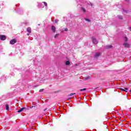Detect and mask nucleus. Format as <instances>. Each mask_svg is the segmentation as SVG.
<instances>
[{
	"mask_svg": "<svg viewBox=\"0 0 131 131\" xmlns=\"http://www.w3.org/2000/svg\"><path fill=\"white\" fill-rule=\"evenodd\" d=\"M27 31L28 32V33L27 34V35L28 36H29V35H30V33H31V28L30 27H28L27 29Z\"/></svg>",
	"mask_w": 131,
	"mask_h": 131,
	"instance_id": "f257e3e1",
	"label": "nucleus"
},
{
	"mask_svg": "<svg viewBox=\"0 0 131 131\" xmlns=\"http://www.w3.org/2000/svg\"><path fill=\"white\" fill-rule=\"evenodd\" d=\"M123 46L125 48H130V45H129V44L126 42H124V43L123 44Z\"/></svg>",
	"mask_w": 131,
	"mask_h": 131,
	"instance_id": "f03ea898",
	"label": "nucleus"
},
{
	"mask_svg": "<svg viewBox=\"0 0 131 131\" xmlns=\"http://www.w3.org/2000/svg\"><path fill=\"white\" fill-rule=\"evenodd\" d=\"M92 41L94 45H97L98 42V40H97L94 37H92Z\"/></svg>",
	"mask_w": 131,
	"mask_h": 131,
	"instance_id": "7ed1b4c3",
	"label": "nucleus"
},
{
	"mask_svg": "<svg viewBox=\"0 0 131 131\" xmlns=\"http://www.w3.org/2000/svg\"><path fill=\"white\" fill-rule=\"evenodd\" d=\"M16 42H17V40L15 39H12L10 41V45H15V43H16Z\"/></svg>",
	"mask_w": 131,
	"mask_h": 131,
	"instance_id": "20e7f679",
	"label": "nucleus"
},
{
	"mask_svg": "<svg viewBox=\"0 0 131 131\" xmlns=\"http://www.w3.org/2000/svg\"><path fill=\"white\" fill-rule=\"evenodd\" d=\"M27 108L26 107H23L17 111L18 113H20L23 111H26Z\"/></svg>",
	"mask_w": 131,
	"mask_h": 131,
	"instance_id": "39448f33",
	"label": "nucleus"
},
{
	"mask_svg": "<svg viewBox=\"0 0 131 131\" xmlns=\"http://www.w3.org/2000/svg\"><path fill=\"white\" fill-rule=\"evenodd\" d=\"M7 38L5 35H0V39L1 40H5Z\"/></svg>",
	"mask_w": 131,
	"mask_h": 131,
	"instance_id": "423d86ee",
	"label": "nucleus"
},
{
	"mask_svg": "<svg viewBox=\"0 0 131 131\" xmlns=\"http://www.w3.org/2000/svg\"><path fill=\"white\" fill-rule=\"evenodd\" d=\"M52 28V30L53 31V32H54V33H55V32H56V27H55L54 26H52L51 27Z\"/></svg>",
	"mask_w": 131,
	"mask_h": 131,
	"instance_id": "0eeeda50",
	"label": "nucleus"
},
{
	"mask_svg": "<svg viewBox=\"0 0 131 131\" xmlns=\"http://www.w3.org/2000/svg\"><path fill=\"white\" fill-rule=\"evenodd\" d=\"M127 40H128V39L127 38V37L125 36L124 37V42H127Z\"/></svg>",
	"mask_w": 131,
	"mask_h": 131,
	"instance_id": "6e6552de",
	"label": "nucleus"
},
{
	"mask_svg": "<svg viewBox=\"0 0 131 131\" xmlns=\"http://www.w3.org/2000/svg\"><path fill=\"white\" fill-rule=\"evenodd\" d=\"M81 10L83 12V13H85V12H86V10H85V9H84L83 7H81Z\"/></svg>",
	"mask_w": 131,
	"mask_h": 131,
	"instance_id": "1a4fd4ad",
	"label": "nucleus"
},
{
	"mask_svg": "<svg viewBox=\"0 0 131 131\" xmlns=\"http://www.w3.org/2000/svg\"><path fill=\"white\" fill-rule=\"evenodd\" d=\"M1 79L3 81L6 80V79H7V77H5V76H2L1 77Z\"/></svg>",
	"mask_w": 131,
	"mask_h": 131,
	"instance_id": "9d476101",
	"label": "nucleus"
},
{
	"mask_svg": "<svg viewBox=\"0 0 131 131\" xmlns=\"http://www.w3.org/2000/svg\"><path fill=\"white\" fill-rule=\"evenodd\" d=\"M120 91H121V92H125V93H127V91H126L125 89L124 90V89H122V88H120Z\"/></svg>",
	"mask_w": 131,
	"mask_h": 131,
	"instance_id": "9b49d317",
	"label": "nucleus"
},
{
	"mask_svg": "<svg viewBox=\"0 0 131 131\" xmlns=\"http://www.w3.org/2000/svg\"><path fill=\"white\" fill-rule=\"evenodd\" d=\"M99 56H100V53H97L95 54V58H97V57H99Z\"/></svg>",
	"mask_w": 131,
	"mask_h": 131,
	"instance_id": "f8f14e48",
	"label": "nucleus"
},
{
	"mask_svg": "<svg viewBox=\"0 0 131 131\" xmlns=\"http://www.w3.org/2000/svg\"><path fill=\"white\" fill-rule=\"evenodd\" d=\"M112 48V46H105V49H111Z\"/></svg>",
	"mask_w": 131,
	"mask_h": 131,
	"instance_id": "ddd939ff",
	"label": "nucleus"
},
{
	"mask_svg": "<svg viewBox=\"0 0 131 131\" xmlns=\"http://www.w3.org/2000/svg\"><path fill=\"white\" fill-rule=\"evenodd\" d=\"M66 65H70V61H67L66 62Z\"/></svg>",
	"mask_w": 131,
	"mask_h": 131,
	"instance_id": "4468645a",
	"label": "nucleus"
},
{
	"mask_svg": "<svg viewBox=\"0 0 131 131\" xmlns=\"http://www.w3.org/2000/svg\"><path fill=\"white\" fill-rule=\"evenodd\" d=\"M6 110H7V111H9V105L6 104Z\"/></svg>",
	"mask_w": 131,
	"mask_h": 131,
	"instance_id": "2eb2a0df",
	"label": "nucleus"
},
{
	"mask_svg": "<svg viewBox=\"0 0 131 131\" xmlns=\"http://www.w3.org/2000/svg\"><path fill=\"white\" fill-rule=\"evenodd\" d=\"M85 21H87V22H91V20L88 18H85Z\"/></svg>",
	"mask_w": 131,
	"mask_h": 131,
	"instance_id": "dca6fc26",
	"label": "nucleus"
},
{
	"mask_svg": "<svg viewBox=\"0 0 131 131\" xmlns=\"http://www.w3.org/2000/svg\"><path fill=\"white\" fill-rule=\"evenodd\" d=\"M80 92H82V91H86V89L84 88V89H80Z\"/></svg>",
	"mask_w": 131,
	"mask_h": 131,
	"instance_id": "f3484780",
	"label": "nucleus"
},
{
	"mask_svg": "<svg viewBox=\"0 0 131 131\" xmlns=\"http://www.w3.org/2000/svg\"><path fill=\"white\" fill-rule=\"evenodd\" d=\"M58 36H59V34H56L55 35L54 37H55V38H57L58 37Z\"/></svg>",
	"mask_w": 131,
	"mask_h": 131,
	"instance_id": "a211bd4d",
	"label": "nucleus"
},
{
	"mask_svg": "<svg viewBox=\"0 0 131 131\" xmlns=\"http://www.w3.org/2000/svg\"><path fill=\"white\" fill-rule=\"evenodd\" d=\"M43 3L44 4V5H45V6L46 7H47V6H48V3H47L46 2H43Z\"/></svg>",
	"mask_w": 131,
	"mask_h": 131,
	"instance_id": "6ab92c4d",
	"label": "nucleus"
},
{
	"mask_svg": "<svg viewBox=\"0 0 131 131\" xmlns=\"http://www.w3.org/2000/svg\"><path fill=\"white\" fill-rule=\"evenodd\" d=\"M76 93H71L70 95H69L68 96H73V95H76Z\"/></svg>",
	"mask_w": 131,
	"mask_h": 131,
	"instance_id": "aec40b11",
	"label": "nucleus"
},
{
	"mask_svg": "<svg viewBox=\"0 0 131 131\" xmlns=\"http://www.w3.org/2000/svg\"><path fill=\"white\" fill-rule=\"evenodd\" d=\"M54 22H55V23H57V22H59V20H58V19H55V20H54Z\"/></svg>",
	"mask_w": 131,
	"mask_h": 131,
	"instance_id": "412c9836",
	"label": "nucleus"
},
{
	"mask_svg": "<svg viewBox=\"0 0 131 131\" xmlns=\"http://www.w3.org/2000/svg\"><path fill=\"white\" fill-rule=\"evenodd\" d=\"M45 89H40L39 92H40V93H41V92H43Z\"/></svg>",
	"mask_w": 131,
	"mask_h": 131,
	"instance_id": "4be33fe9",
	"label": "nucleus"
},
{
	"mask_svg": "<svg viewBox=\"0 0 131 131\" xmlns=\"http://www.w3.org/2000/svg\"><path fill=\"white\" fill-rule=\"evenodd\" d=\"M118 18L121 19H122V16H120V15H119L118 16Z\"/></svg>",
	"mask_w": 131,
	"mask_h": 131,
	"instance_id": "5701e85b",
	"label": "nucleus"
},
{
	"mask_svg": "<svg viewBox=\"0 0 131 131\" xmlns=\"http://www.w3.org/2000/svg\"><path fill=\"white\" fill-rule=\"evenodd\" d=\"M11 75H12V76H14L15 75V73H11Z\"/></svg>",
	"mask_w": 131,
	"mask_h": 131,
	"instance_id": "b1692460",
	"label": "nucleus"
},
{
	"mask_svg": "<svg viewBox=\"0 0 131 131\" xmlns=\"http://www.w3.org/2000/svg\"><path fill=\"white\" fill-rule=\"evenodd\" d=\"M18 14H23V12H20L19 11H18Z\"/></svg>",
	"mask_w": 131,
	"mask_h": 131,
	"instance_id": "393cba45",
	"label": "nucleus"
},
{
	"mask_svg": "<svg viewBox=\"0 0 131 131\" xmlns=\"http://www.w3.org/2000/svg\"><path fill=\"white\" fill-rule=\"evenodd\" d=\"M64 31H68V29L65 28L64 29Z\"/></svg>",
	"mask_w": 131,
	"mask_h": 131,
	"instance_id": "a878e982",
	"label": "nucleus"
},
{
	"mask_svg": "<svg viewBox=\"0 0 131 131\" xmlns=\"http://www.w3.org/2000/svg\"><path fill=\"white\" fill-rule=\"evenodd\" d=\"M125 90L126 91H127V90H128V88H125Z\"/></svg>",
	"mask_w": 131,
	"mask_h": 131,
	"instance_id": "bb28decb",
	"label": "nucleus"
},
{
	"mask_svg": "<svg viewBox=\"0 0 131 131\" xmlns=\"http://www.w3.org/2000/svg\"><path fill=\"white\" fill-rule=\"evenodd\" d=\"M129 29L130 31H131V27H129Z\"/></svg>",
	"mask_w": 131,
	"mask_h": 131,
	"instance_id": "cd10ccee",
	"label": "nucleus"
},
{
	"mask_svg": "<svg viewBox=\"0 0 131 131\" xmlns=\"http://www.w3.org/2000/svg\"><path fill=\"white\" fill-rule=\"evenodd\" d=\"M73 98H75V99H76V96H73Z\"/></svg>",
	"mask_w": 131,
	"mask_h": 131,
	"instance_id": "c85d7f7f",
	"label": "nucleus"
},
{
	"mask_svg": "<svg viewBox=\"0 0 131 131\" xmlns=\"http://www.w3.org/2000/svg\"><path fill=\"white\" fill-rule=\"evenodd\" d=\"M38 26H40V24H38Z\"/></svg>",
	"mask_w": 131,
	"mask_h": 131,
	"instance_id": "c756f323",
	"label": "nucleus"
},
{
	"mask_svg": "<svg viewBox=\"0 0 131 131\" xmlns=\"http://www.w3.org/2000/svg\"><path fill=\"white\" fill-rule=\"evenodd\" d=\"M126 2H127V3H128V0H126Z\"/></svg>",
	"mask_w": 131,
	"mask_h": 131,
	"instance_id": "7c9ffc66",
	"label": "nucleus"
},
{
	"mask_svg": "<svg viewBox=\"0 0 131 131\" xmlns=\"http://www.w3.org/2000/svg\"><path fill=\"white\" fill-rule=\"evenodd\" d=\"M95 89H96V90H97V89H99V87H97V88H96Z\"/></svg>",
	"mask_w": 131,
	"mask_h": 131,
	"instance_id": "2f4dec72",
	"label": "nucleus"
},
{
	"mask_svg": "<svg viewBox=\"0 0 131 131\" xmlns=\"http://www.w3.org/2000/svg\"><path fill=\"white\" fill-rule=\"evenodd\" d=\"M69 99H72V97L70 98Z\"/></svg>",
	"mask_w": 131,
	"mask_h": 131,
	"instance_id": "473e14b6",
	"label": "nucleus"
},
{
	"mask_svg": "<svg viewBox=\"0 0 131 131\" xmlns=\"http://www.w3.org/2000/svg\"><path fill=\"white\" fill-rule=\"evenodd\" d=\"M130 92H131V90H130Z\"/></svg>",
	"mask_w": 131,
	"mask_h": 131,
	"instance_id": "72a5a7b5",
	"label": "nucleus"
},
{
	"mask_svg": "<svg viewBox=\"0 0 131 131\" xmlns=\"http://www.w3.org/2000/svg\"><path fill=\"white\" fill-rule=\"evenodd\" d=\"M44 111H46V110H44Z\"/></svg>",
	"mask_w": 131,
	"mask_h": 131,
	"instance_id": "f704fd0d",
	"label": "nucleus"
}]
</instances>
